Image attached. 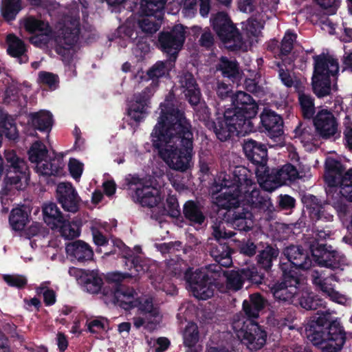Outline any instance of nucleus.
Here are the masks:
<instances>
[{
  "mask_svg": "<svg viewBox=\"0 0 352 352\" xmlns=\"http://www.w3.org/2000/svg\"><path fill=\"white\" fill-rule=\"evenodd\" d=\"M160 116L151 133L153 146L170 168L184 172L191 165L193 135L178 101L170 91L160 104Z\"/></svg>",
  "mask_w": 352,
  "mask_h": 352,
  "instance_id": "nucleus-1",
  "label": "nucleus"
},
{
  "mask_svg": "<svg viewBox=\"0 0 352 352\" xmlns=\"http://www.w3.org/2000/svg\"><path fill=\"white\" fill-rule=\"evenodd\" d=\"M214 188L212 197L219 208H235L243 201L258 207L266 201L244 166L235 167L231 174L221 173Z\"/></svg>",
  "mask_w": 352,
  "mask_h": 352,
  "instance_id": "nucleus-2",
  "label": "nucleus"
},
{
  "mask_svg": "<svg viewBox=\"0 0 352 352\" xmlns=\"http://www.w3.org/2000/svg\"><path fill=\"white\" fill-rule=\"evenodd\" d=\"M324 179L329 186L328 202L338 212H346L344 198L352 201V168L345 171L340 161L329 156L325 161Z\"/></svg>",
  "mask_w": 352,
  "mask_h": 352,
  "instance_id": "nucleus-3",
  "label": "nucleus"
},
{
  "mask_svg": "<svg viewBox=\"0 0 352 352\" xmlns=\"http://www.w3.org/2000/svg\"><path fill=\"white\" fill-rule=\"evenodd\" d=\"M307 338L322 351L338 352L345 342V334L339 322H330V314L318 312L305 327Z\"/></svg>",
  "mask_w": 352,
  "mask_h": 352,
  "instance_id": "nucleus-4",
  "label": "nucleus"
},
{
  "mask_svg": "<svg viewBox=\"0 0 352 352\" xmlns=\"http://www.w3.org/2000/svg\"><path fill=\"white\" fill-rule=\"evenodd\" d=\"M113 302L124 309L138 307L142 316L133 319L134 327H142L149 331L153 330L161 320V314L157 305H154L153 298L148 295L137 296L133 289L120 286L113 292Z\"/></svg>",
  "mask_w": 352,
  "mask_h": 352,
  "instance_id": "nucleus-5",
  "label": "nucleus"
},
{
  "mask_svg": "<svg viewBox=\"0 0 352 352\" xmlns=\"http://www.w3.org/2000/svg\"><path fill=\"white\" fill-rule=\"evenodd\" d=\"M251 119L246 114L234 108L227 109L223 118H218L217 122L208 123L210 129H212L218 139L225 141L231 135H245L253 131Z\"/></svg>",
  "mask_w": 352,
  "mask_h": 352,
  "instance_id": "nucleus-6",
  "label": "nucleus"
},
{
  "mask_svg": "<svg viewBox=\"0 0 352 352\" xmlns=\"http://www.w3.org/2000/svg\"><path fill=\"white\" fill-rule=\"evenodd\" d=\"M126 181L129 188L134 191L132 199L142 206L153 208L162 200L164 195L161 186L153 179H140L136 175H129Z\"/></svg>",
  "mask_w": 352,
  "mask_h": 352,
  "instance_id": "nucleus-7",
  "label": "nucleus"
},
{
  "mask_svg": "<svg viewBox=\"0 0 352 352\" xmlns=\"http://www.w3.org/2000/svg\"><path fill=\"white\" fill-rule=\"evenodd\" d=\"M232 328L237 338L250 350H257L265 344L267 333L257 323L236 316L232 322Z\"/></svg>",
  "mask_w": 352,
  "mask_h": 352,
  "instance_id": "nucleus-8",
  "label": "nucleus"
},
{
  "mask_svg": "<svg viewBox=\"0 0 352 352\" xmlns=\"http://www.w3.org/2000/svg\"><path fill=\"white\" fill-rule=\"evenodd\" d=\"M314 72L311 78V88H337V85L331 87V77L336 78L339 71L337 59L324 53L313 56Z\"/></svg>",
  "mask_w": 352,
  "mask_h": 352,
  "instance_id": "nucleus-9",
  "label": "nucleus"
},
{
  "mask_svg": "<svg viewBox=\"0 0 352 352\" xmlns=\"http://www.w3.org/2000/svg\"><path fill=\"white\" fill-rule=\"evenodd\" d=\"M256 177L260 186L266 191H273L279 186L298 178V171L291 164L284 165L278 170H272L270 173L266 166H262L256 171Z\"/></svg>",
  "mask_w": 352,
  "mask_h": 352,
  "instance_id": "nucleus-10",
  "label": "nucleus"
},
{
  "mask_svg": "<svg viewBox=\"0 0 352 352\" xmlns=\"http://www.w3.org/2000/svg\"><path fill=\"white\" fill-rule=\"evenodd\" d=\"M212 26L219 39L232 51L240 50L244 44L242 34L226 12H219L211 19Z\"/></svg>",
  "mask_w": 352,
  "mask_h": 352,
  "instance_id": "nucleus-11",
  "label": "nucleus"
},
{
  "mask_svg": "<svg viewBox=\"0 0 352 352\" xmlns=\"http://www.w3.org/2000/svg\"><path fill=\"white\" fill-rule=\"evenodd\" d=\"M220 267L210 265L208 267L197 270L190 275H186L188 288L193 296L201 300H206L214 294V285L211 279L215 278L214 272H219Z\"/></svg>",
  "mask_w": 352,
  "mask_h": 352,
  "instance_id": "nucleus-12",
  "label": "nucleus"
},
{
  "mask_svg": "<svg viewBox=\"0 0 352 352\" xmlns=\"http://www.w3.org/2000/svg\"><path fill=\"white\" fill-rule=\"evenodd\" d=\"M280 267L283 279L274 285L271 292L277 300L294 305L302 285L297 273L294 270H289L287 264L282 263Z\"/></svg>",
  "mask_w": 352,
  "mask_h": 352,
  "instance_id": "nucleus-13",
  "label": "nucleus"
},
{
  "mask_svg": "<svg viewBox=\"0 0 352 352\" xmlns=\"http://www.w3.org/2000/svg\"><path fill=\"white\" fill-rule=\"evenodd\" d=\"M186 33L185 27L182 24L175 25L168 30L160 32L158 34L157 47L167 57L177 60L186 41Z\"/></svg>",
  "mask_w": 352,
  "mask_h": 352,
  "instance_id": "nucleus-14",
  "label": "nucleus"
},
{
  "mask_svg": "<svg viewBox=\"0 0 352 352\" xmlns=\"http://www.w3.org/2000/svg\"><path fill=\"white\" fill-rule=\"evenodd\" d=\"M29 160L36 164V171L42 175H59L63 164L59 159L47 160V150L45 144L36 141L28 151Z\"/></svg>",
  "mask_w": 352,
  "mask_h": 352,
  "instance_id": "nucleus-15",
  "label": "nucleus"
},
{
  "mask_svg": "<svg viewBox=\"0 0 352 352\" xmlns=\"http://www.w3.org/2000/svg\"><path fill=\"white\" fill-rule=\"evenodd\" d=\"M80 23L79 17H70L58 31L55 51L58 54H69L79 40Z\"/></svg>",
  "mask_w": 352,
  "mask_h": 352,
  "instance_id": "nucleus-16",
  "label": "nucleus"
},
{
  "mask_svg": "<svg viewBox=\"0 0 352 352\" xmlns=\"http://www.w3.org/2000/svg\"><path fill=\"white\" fill-rule=\"evenodd\" d=\"M309 248L315 262L319 265L333 270H343L342 267L344 265L346 259L340 252L328 249L326 245L318 241H309Z\"/></svg>",
  "mask_w": 352,
  "mask_h": 352,
  "instance_id": "nucleus-17",
  "label": "nucleus"
},
{
  "mask_svg": "<svg viewBox=\"0 0 352 352\" xmlns=\"http://www.w3.org/2000/svg\"><path fill=\"white\" fill-rule=\"evenodd\" d=\"M313 284L318 289L330 298L331 300L340 304L346 302L345 296L335 290L333 282H338L339 278L333 274L328 273L327 270H314L311 274Z\"/></svg>",
  "mask_w": 352,
  "mask_h": 352,
  "instance_id": "nucleus-18",
  "label": "nucleus"
},
{
  "mask_svg": "<svg viewBox=\"0 0 352 352\" xmlns=\"http://www.w3.org/2000/svg\"><path fill=\"white\" fill-rule=\"evenodd\" d=\"M153 96L152 89H142L135 92L129 101L128 114L129 117L140 122L148 113L151 108V100Z\"/></svg>",
  "mask_w": 352,
  "mask_h": 352,
  "instance_id": "nucleus-19",
  "label": "nucleus"
},
{
  "mask_svg": "<svg viewBox=\"0 0 352 352\" xmlns=\"http://www.w3.org/2000/svg\"><path fill=\"white\" fill-rule=\"evenodd\" d=\"M5 157L8 163L10 164L13 173L16 174L15 176L8 175L7 183L16 190L23 189L28 181V166L25 162L17 157L13 151H6Z\"/></svg>",
  "mask_w": 352,
  "mask_h": 352,
  "instance_id": "nucleus-20",
  "label": "nucleus"
},
{
  "mask_svg": "<svg viewBox=\"0 0 352 352\" xmlns=\"http://www.w3.org/2000/svg\"><path fill=\"white\" fill-rule=\"evenodd\" d=\"M316 131L323 138L334 136L338 133V123L333 114L327 109L318 111L314 117Z\"/></svg>",
  "mask_w": 352,
  "mask_h": 352,
  "instance_id": "nucleus-21",
  "label": "nucleus"
},
{
  "mask_svg": "<svg viewBox=\"0 0 352 352\" xmlns=\"http://www.w3.org/2000/svg\"><path fill=\"white\" fill-rule=\"evenodd\" d=\"M56 196L65 210L73 213L78 210L80 199L71 184L60 183L56 188Z\"/></svg>",
  "mask_w": 352,
  "mask_h": 352,
  "instance_id": "nucleus-22",
  "label": "nucleus"
},
{
  "mask_svg": "<svg viewBox=\"0 0 352 352\" xmlns=\"http://www.w3.org/2000/svg\"><path fill=\"white\" fill-rule=\"evenodd\" d=\"M119 36L128 38L135 46L133 48V53L136 57L143 58L150 52V43L148 39L150 36L140 34V31L134 30V28L129 26H120L117 30Z\"/></svg>",
  "mask_w": 352,
  "mask_h": 352,
  "instance_id": "nucleus-23",
  "label": "nucleus"
},
{
  "mask_svg": "<svg viewBox=\"0 0 352 352\" xmlns=\"http://www.w3.org/2000/svg\"><path fill=\"white\" fill-rule=\"evenodd\" d=\"M124 256L126 259V265H129L131 268L133 267L136 273L131 272L130 274L124 275L120 274H114L115 278H113L114 280L118 281L129 276H135L146 272L153 273L157 268L155 262L148 258H142L141 256L126 254Z\"/></svg>",
  "mask_w": 352,
  "mask_h": 352,
  "instance_id": "nucleus-24",
  "label": "nucleus"
},
{
  "mask_svg": "<svg viewBox=\"0 0 352 352\" xmlns=\"http://www.w3.org/2000/svg\"><path fill=\"white\" fill-rule=\"evenodd\" d=\"M217 69L221 72V75L229 85H241L243 72L240 70L239 65L236 60H230L226 56H221L217 65Z\"/></svg>",
  "mask_w": 352,
  "mask_h": 352,
  "instance_id": "nucleus-25",
  "label": "nucleus"
},
{
  "mask_svg": "<svg viewBox=\"0 0 352 352\" xmlns=\"http://www.w3.org/2000/svg\"><path fill=\"white\" fill-rule=\"evenodd\" d=\"M226 209L228 210L226 215L232 216L231 227L241 231L250 230L253 227L252 214L248 210L239 207V205Z\"/></svg>",
  "mask_w": 352,
  "mask_h": 352,
  "instance_id": "nucleus-26",
  "label": "nucleus"
},
{
  "mask_svg": "<svg viewBox=\"0 0 352 352\" xmlns=\"http://www.w3.org/2000/svg\"><path fill=\"white\" fill-rule=\"evenodd\" d=\"M283 254L296 270H307L313 264L311 258L307 252H305L300 246L290 245L285 248Z\"/></svg>",
  "mask_w": 352,
  "mask_h": 352,
  "instance_id": "nucleus-27",
  "label": "nucleus"
},
{
  "mask_svg": "<svg viewBox=\"0 0 352 352\" xmlns=\"http://www.w3.org/2000/svg\"><path fill=\"white\" fill-rule=\"evenodd\" d=\"M243 151L248 160L258 165L256 172L262 166H265L267 152L266 146L263 144L252 139H248L244 142Z\"/></svg>",
  "mask_w": 352,
  "mask_h": 352,
  "instance_id": "nucleus-28",
  "label": "nucleus"
},
{
  "mask_svg": "<svg viewBox=\"0 0 352 352\" xmlns=\"http://www.w3.org/2000/svg\"><path fill=\"white\" fill-rule=\"evenodd\" d=\"M231 101L234 109L246 114V118H254L258 112V105L252 98L243 91H238L231 96Z\"/></svg>",
  "mask_w": 352,
  "mask_h": 352,
  "instance_id": "nucleus-29",
  "label": "nucleus"
},
{
  "mask_svg": "<svg viewBox=\"0 0 352 352\" xmlns=\"http://www.w3.org/2000/svg\"><path fill=\"white\" fill-rule=\"evenodd\" d=\"M28 122L34 129L41 132L49 133L54 123L53 115L47 110L30 113L28 116Z\"/></svg>",
  "mask_w": 352,
  "mask_h": 352,
  "instance_id": "nucleus-30",
  "label": "nucleus"
},
{
  "mask_svg": "<svg viewBox=\"0 0 352 352\" xmlns=\"http://www.w3.org/2000/svg\"><path fill=\"white\" fill-rule=\"evenodd\" d=\"M261 122L269 134L273 137L280 136L283 121L279 115L270 109H265L260 116Z\"/></svg>",
  "mask_w": 352,
  "mask_h": 352,
  "instance_id": "nucleus-31",
  "label": "nucleus"
},
{
  "mask_svg": "<svg viewBox=\"0 0 352 352\" xmlns=\"http://www.w3.org/2000/svg\"><path fill=\"white\" fill-rule=\"evenodd\" d=\"M67 254L78 261H90L94 256V252L90 245L80 240L69 243L66 247Z\"/></svg>",
  "mask_w": 352,
  "mask_h": 352,
  "instance_id": "nucleus-32",
  "label": "nucleus"
},
{
  "mask_svg": "<svg viewBox=\"0 0 352 352\" xmlns=\"http://www.w3.org/2000/svg\"><path fill=\"white\" fill-rule=\"evenodd\" d=\"M8 54L16 58L20 64L26 63L28 61V56L26 53V47L24 42L14 34L7 36Z\"/></svg>",
  "mask_w": 352,
  "mask_h": 352,
  "instance_id": "nucleus-33",
  "label": "nucleus"
},
{
  "mask_svg": "<svg viewBox=\"0 0 352 352\" xmlns=\"http://www.w3.org/2000/svg\"><path fill=\"white\" fill-rule=\"evenodd\" d=\"M42 210L43 220L51 229L56 228L60 223L64 222L65 216L55 203L47 202L44 204Z\"/></svg>",
  "mask_w": 352,
  "mask_h": 352,
  "instance_id": "nucleus-34",
  "label": "nucleus"
},
{
  "mask_svg": "<svg viewBox=\"0 0 352 352\" xmlns=\"http://www.w3.org/2000/svg\"><path fill=\"white\" fill-rule=\"evenodd\" d=\"M210 255L219 265L218 266L230 267L232 263L231 250L225 243L216 242L211 243Z\"/></svg>",
  "mask_w": 352,
  "mask_h": 352,
  "instance_id": "nucleus-35",
  "label": "nucleus"
},
{
  "mask_svg": "<svg viewBox=\"0 0 352 352\" xmlns=\"http://www.w3.org/2000/svg\"><path fill=\"white\" fill-rule=\"evenodd\" d=\"M162 20L150 15H142L134 30L140 31L141 35L151 36L160 28Z\"/></svg>",
  "mask_w": 352,
  "mask_h": 352,
  "instance_id": "nucleus-36",
  "label": "nucleus"
},
{
  "mask_svg": "<svg viewBox=\"0 0 352 352\" xmlns=\"http://www.w3.org/2000/svg\"><path fill=\"white\" fill-rule=\"evenodd\" d=\"M167 0H142V15H150L160 19H164V8Z\"/></svg>",
  "mask_w": 352,
  "mask_h": 352,
  "instance_id": "nucleus-37",
  "label": "nucleus"
},
{
  "mask_svg": "<svg viewBox=\"0 0 352 352\" xmlns=\"http://www.w3.org/2000/svg\"><path fill=\"white\" fill-rule=\"evenodd\" d=\"M266 305L265 299L258 293L250 296L249 300H244L243 309L249 318H256Z\"/></svg>",
  "mask_w": 352,
  "mask_h": 352,
  "instance_id": "nucleus-38",
  "label": "nucleus"
},
{
  "mask_svg": "<svg viewBox=\"0 0 352 352\" xmlns=\"http://www.w3.org/2000/svg\"><path fill=\"white\" fill-rule=\"evenodd\" d=\"M176 60L167 57L166 60L157 61L148 71L147 75L150 79H158L169 76L170 72L175 68Z\"/></svg>",
  "mask_w": 352,
  "mask_h": 352,
  "instance_id": "nucleus-39",
  "label": "nucleus"
},
{
  "mask_svg": "<svg viewBox=\"0 0 352 352\" xmlns=\"http://www.w3.org/2000/svg\"><path fill=\"white\" fill-rule=\"evenodd\" d=\"M214 274L218 276L223 275L226 278L227 288L234 291L240 289L245 280L243 270L241 272L234 270L223 271L220 267V272H214Z\"/></svg>",
  "mask_w": 352,
  "mask_h": 352,
  "instance_id": "nucleus-40",
  "label": "nucleus"
},
{
  "mask_svg": "<svg viewBox=\"0 0 352 352\" xmlns=\"http://www.w3.org/2000/svg\"><path fill=\"white\" fill-rule=\"evenodd\" d=\"M23 26L25 31L32 34L39 32H43V34H50L52 31L48 23H45L33 16L25 19Z\"/></svg>",
  "mask_w": 352,
  "mask_h": 352,
  "instance_id": "nucleus-41",
  "label": "nucleus"
},
{
  "mask_svg": "<svg viewBox=\"0 0 352 352\" xmlns=\"http://www.w3.org/2000/svg\"><path fill=\"white\" fill-rule=\"evenodd\" d=\"M296 33L292 30H287L280 43V54L278 56L283 60L287 56L294 48V44L297 39Z\"/></svg>",
  "mask_w": 352,
  "mask_h": 352,
  "instance_id": "nucleus-42",
  "label": "nucleus"
},
{
  "mask_svg": "<svg viewBox=\"0 0 352 352\" xmlns=\"http://www.w3.org/2000/svg\"><path fill=\"white\" fill-rule=\"evenodd\" d=\"M21 8V0H2L1 14L6 21L15 19Z\"/></svg>",
  "mask_w": 352,
  "mask_h": 352,
  "instance_id": "nucleus-43",
  "label": "nucleus"
},
{
  "mask_svg": "<svg viewBox=\"0 0 352 352\" xmlns=\"http://www.w3.org/2000/svg\"><path fill=\"white\" fill-rule=\"evenodd\" d=\"M262 28L258 19L250 17L242 23V34L251 42L253 38L258 37Z\"/></svg>",
  "mask_w": 352,
  "mask_h": 352,
  "instance_id": "nucleus-44",
  "label": "nucleus"
},
{
  "mask_svg": "<svg viewBox=\"0 0 352 352\" xmlns=\"http://www.w3.org/2000/svg\"><path fill=\"white\" fill-rule=\"evenodd\" d=\"M0 126L9 140H14L18 138V131L12 118L3 112H0Z\"/></svg>",
  "mask_w": 352,
  "mask_h": 352,
  "instance_id": "nucleus-45",
  "label": "nucleus"
},
{
  "mask_svg": "<svg viewBox=\"0 0 352 352\" xmlns=\"http://www.w3.org/2000/svg\"><path fill=\"white\" fill-rule=\"evenodd\" d=\"M184 213L188 219L195 223L201 224L205 219V217L198 206L191 201H187L185 204Z\"/></svg>",
  "mask_w": 352,
  "mask_h": 352,
  "instance_id": "nucleus-46",
  "label": "nucleus"
},
{
  "mask_svg": "<svg viewBox=\"0 0 352 352\" xmlns=\"http://www.w3.org/2000/svg\"><path fill=\"white\" fill-rule=\"evenodd\" d=\"M199 335L197 325L194 322H189L183 331V340L186 346H194L199 341Z\"/></svg>",
  "mask_w": 352,
  "mask_h": 352,
  "instance_id": "nucleus-47",
  "label": "nucleus"
},
{
  "mask_svg": "<svg viewBox=\"0 0 352 352\" xmlns=\"http://www.w3.org/2000/svg\"><path fill=\"white\" fill-rule=\"evenodd\" d=\"M298 101L303 116L308 119L313 118L315 113L314 99L300 91L298 92Z\"/></svg>",
  "mask_w": 352,
  "mask_h": 352,
  "instance_id": "nucleus-48",
  "label": "nucleus"
},
{
  "mask_svg": "<svg viewBox=\"0 0 352 352\" xmlns=\"http://www.w3.org/2000/svg\"><path fill=\"white\" fill-rule=\"evenodd\" d=\"M81 284L84 285L88 292L96 294L101 289L102 280L96 272L91 271L89 272Z\"/></svg>",
  "mask_w": 352,
  "mask_h": 352,
  "instance_id": "nucleus-49",
  "label": "nucleus"
},
{
  "mask_svg": "<svg viewBox=\"0 0 352 352\" xmlns=\"http://www.w3.org/2000/svg\"><path fill=\"white\" fill-rule=\"evenodd\" d=\"M28 221V213L22 208H15L11 212L9 221L15 230H21L25 227Z\"/></svg>",
  "mask_w": 352,
  "mask_h": 352,
  "instance_id": "nucleus-50",
  "label": "nucleus"
},
{
  "mask_svg": "<svg viewBox=\"0 0 352 352\" xmlns=\"http://www.w3.org/2000/svg\"><path fill=\"white\" fill-rule=\"evenodd\" d=\"M278 254L277 249L267 246L262 250L258 255V263L265 270H268L272 266V262L276 258Z\"/></svg>",
  "mask_w": 352,
  "mask_h": 352,
  "instance_id": "nucleus-51",
  "label": "nucleus"
},
{
  "mask_svg": "<svg viewBox=\"0 0 352 352\" xmlns=\"http://www.w3.org/2000/svg\"><path fill=\"white\" fill-rule=\"evenodd\" d=\"M294 305H300L305 309H316L317 303L314 299L313 294L302 286L300 294L297 297Z\"/></svg>",
  "mask_w": 352,
  "mask_h": 352,
  "instance_id": "nucleus-52",
  "label": "nucleus"
},
{
  "mask_svg": "<svg viewBox=\"0 0 352 352\" xmlns=\"http://www.w3.org/2000/svg\"><path fill=\"white\" fill-rule=\"evenodd\" d=\"M303 201L307 208L310 210V215L312 219L322 218L320 212L323 206L319 204L316 197L311 195L305 196Z\"/></svg>",
  "mask_w": 352,
  "mask_h": 352,
  "instance_id": "nucleus-53",
  "label": "nucleus"
},
{
  "mask_svg": "<svg viewBox=\"0 0 352 352\" xmlns=\"http://www.w3.org/2000/svg\"><path fill=\"white\" fill-rule=\"evenodd\" d=\"M230 226V221H220L214 223L212 234L217 240L230 238L234 234L233 232L226 230V226Z\"/></svg>",
  "mask_w": 352,
  "mask_h": 352,
  "instance_id": "nucleus-54",
  "label": "nucleus"
},
{
  "mask_svg": "<svg viewBox=\"0 0 352 352\" xmlns=\"http://www.w3.org/2000/svg\"><path fill=\"white\" fill-rule=\"evenodd\" d=\"M63 223H60L56 228L53 230H57L60 234L66 239H72L79 235L78 230L71 225L69 221L67 218L63 219Z\"/></svg>",
  "mask_w": 352,
  "mask_h": 352,
  "instance_id": "nucleus-55",
  "label": "nucleus"
},
{
  "mask_svg": "<svg viewBox=\"0 0 352 352\" xmlns=\"http://www.w3.org/2000/svg\"><path fill=\"white\" fill-rule=\"evenodd\" d=\"M149 277L151 279L152 285L155 287V289H162L164 292H165L167 294L171 296H173L177 294L176 287L169 283H162V278L160 276L154 278L153 275L151 274Z\"/></svg>",
  "mask_w": 352,
  "mask_h": 352,
  "instance_id": "nucleus-56",
  "label": "nucleus"
},
{
  "mask_svg": "<svg viewBox=\"0 0 352 352\" xmlns=\"http://www.w3.org/2000/svg\"><path fill=\"white\" fill-rule=\"evenodd\" d=\"M38 80L41 84L49 86V88H55L58 85L59 78L57 74L43 71L38 74Z\"/></svg>",
  "mask_w": 352,
  "mask_h": 352,
  "instance_id": "nucleus-57",
  "label": "nucleus"
},
{
  "mask_svg": "<svg viewBox=\"0 0 352 352\" xmlns=\"http://www.w3.org/2000/svg\"><path fill=\"white\" fill-rule=\"evenodd\" d=\"M178 78L180 88H197V81L192 73L188 71L183 72Z\"/></svg>",
  "mask_w": 352,
  "mask_h": 352,
  "instance_id": "nucleus-58",
  "label": "nucleus"
},
{
  "mask_svg": "<svg viewBox=\"0 0 352 352\" xmlns=\"http://www.w3.org/2000/svg\"><path fill=\"white\" fill-rule=\"evenodd\" d=\"M38 294H43L44 302L47 305H52L56 302V294L52 289L47 287L46 283H43L36 289Z\"/></svg>",
  "mask_w": 352,
  "mask_h": 352,
  "instance_id": "nucleus-59",
  "label": "nucleus"
},
{
  "mask_svg": "<svg viewBox=\"0 0 352 352\" xmlns=\"http://www.w3.org/2000/svg\"><path fill=\"white\" fill-rule=\"evenodd\" d=\"M3 279L12 287H22L27 283V279L25 276L17 274L4 275Z\"/></svg>",
  "mask_w": 352,
  "mask_h": 352,
  "instance_id": "nucleus-60",
  "label": "nucleus"
},
{
  "mask_svg": "<svg viewBox=\"0 0 352 352\" xmlns=\"http://www.w3.org/2000/svg\"><path fill=\"white\" fill-rule=\"evenodd\" d=\"M165 210L170 216L173 217L179 216V204L175 197L170 196L167 198Z\"/></svg>",
  "mask_w": 352,
  "mask_h": 352,
  "instance_id": "nucleus-61",
  "label": "nucleus"
},
{
  "mask_svg": "<svg viewBox=\"0 0 352 352\" xmlns=\"http://www.w3.org/2000/svg\"><path fill=\"white\" fill-rule=\"evenodd\" d=\"M243 274L245 280H248L254 284H261L263 278V275L260 274L255 268L243 270Z\"/></svg>",
  "mask_w": 352,
  "mask_h": 352,
  "instance_id": "nucleus-62",
  "label": "nucleus"
},
{
  "mask_svg": "<svg viewBox=\"0 0 352 352\" xmlns=\"http://www.w3.org/2000/svg\"><path fill=\"white\" fill-rule=\"evenodd\" d=\"M68 166L72 176L75 179H78L82 173L83 164L76 159H71Z\"/></svg>",
  "mask_w": 352,
  "mask_h": 352,
  "instance_id": "nucleus-63",
  "label": "nucleus"
},
{
  "mask_svg": "<svg viewBox=\"0 0 352 352\" xmlns=\"http://www.w3.org/2000/svg\"><path fill=\"white\" fill-rule=\"evenodd\" d=\"M107 320L101 318L94 319L87 323V329L92 333H97L104 330Z\"/></svg>",
  "mask_w": 352,
  "mask_h": 352,
  "instance_id": "nucleus-64",
  "label": "nucleus"
}]
</instances>
